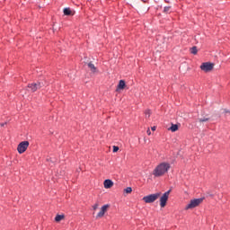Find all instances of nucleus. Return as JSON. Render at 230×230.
Here are the masks:
<instances>
[{
    "mask_svg": "<svg viewBox=\"0 0 230 230\" xmlns=\"http://www.w3.org/2000/svg\"><path fill=\"white\" fill-rule=\"evenodd\" d=\"M171 165L166 162H163L159 164L153 171V175L155 177H163V175H166L170 171Z\"/></svg>",
    "mask_w": 230,
    "mask_h": 230,
    "instance_id": "obj_1",
    "label": "nucleus"
},
{
    "mask_svg": "<svg viewBox=\"0 0 230 230\" xmlns=\"http://www.w3.org/2000/svg\"><path fill=\"white\" fill-rule=\"evenodd\" d=\"M159 197H161V192L145 196L142 199L144 200V202H146V204H152L155 202V200H157Z\"/></svg>",
    "mask_w": 230,
    "mask_h": 230,
    "instance_id": "obj_2",
    "label": "nucleus"
},
{
    "mask_svg": "<svg viewBox=\"0 0 230 230\" xmlns=\"http://www.w3.org/2000/svg\"><path fill=\"white\" fill-rule=\"evenodd\" d=\"M203 201H204L203 198L191 199L190 203L185 207V209L188 210V209H193L195 208H198V206H200V204H202Z\"/></svg>",
    "mask_w": 230,
    "mask_h": 230,
    "instance_id": "obj_3",
    "label": "nucleus"
},
{
    "mask_svg": "<svg viewBox=\"0 0 230 230\" xmlns=\"http://www.w3.org/2000/svg\"><path fill=\"white\" fill-rule=\"evenodd\" d=\"M214 67L215 64L209 62L202 63L200 66L201 71H204L205 73H209L210 71H213Z\"/></svg>",
    "mask_w": 230,
    "mask_h": 230,
    "instance_id": "obj_4",
    "label": "nucleus"
},
{
    "mask_svg": "<svg viewBox=\"0 0 230 230\" xmlns=\"http://www.w3.org/2000/svg\"><path fill=\"white\" fill-rule=\"evenodd\" d=\"M171 191H172V190H169L168 191L164 193L162 195V197L160 198V207L161 208H165L166 207V202H168V199L170 197V192Z\"/></svg>",
    "mask_w": 230,
    "mask_h": 230,
    "instance_id": "obj_5",
    "label": "nucleus"
},
{
    "mask_svg": "<svg viewBox=\"0 0 230 230\" xmlns=\"http://www.w3.org/2000/svg\"><path fill=\"white\" fill-rule=\"evenodd\" d=\"M28 146H30V142L22 141L18 145L17 151L20 154H24V151L28 150Z\"/></svg>",
    "mask_w": 230,
    "mask_h": 230,
    "instance_id": "obj_6",
    "label": "nucleus"
},
{
    "mask_svg": "<svg viewBox=\"0 0 230 230\" xmlns=\"http://www.w3.org/2000/svg\"><path fill=\"white\" fill-rule=\"evenodd\" d=\"M29 89H31V93H35L36 91H39V89H41V87H44V83H35L31 84L28 85Z\"/></svg>",
    "mask_w": 230,
    "mask_h": 230,
    "instance_id": "obj_7",
    "label": "nucleus"
},
{
    "mask_svg": "<svg viewBox=\"0 0 230 230\" xmlns=\"http://www.w3.org/2000/svg\"><path fill=\"white\" fill-rule=\"evenodd\" d=\"M107 209H109V205H103L101 208L100 212L97 214L96 218H102L107 213Z\"/></svg>",
    "mask_w": 230,
    "mask_h": 230,
    "instance_id": "obj_8",
    "label": "nucleus"
},
{
    "mask_svg": "<svg viewBox=\"0 0 230 230\" xmlns=\"http://www.w3.org/2000/svg\"><path fill=\"white\" fill-rule=\"evenodd\" d=\"M103 186L105 190H109L114 186V181H112L111 180H105L103 182Z\"/></svg>",
    "mask_w": 230,
    "mask_h": 230,
    "instance_id": "obj_9",
    "label": "nucleus"
},
{
    "mask_svg": "<svg viewBox=\"0 0 230 230\" xmlns=\"http://www.w3.org/2000/svg\"><path fill=\"white\" fill-rule=\"evenodd\" d=\"M62 220H66V215L64 214H58L55 217V222H62Z\"/></svg>",
    "mask_w": 230,
    "mask_h": 230,
    "instance_id": "obj_10",
    "label": "nucleus"
},
{
    "mask_svg": "<svg viewBox=\"0 0 230 230\" xmlns=\"http://www.w3.org/2000/svg\"><path fill=\"white\" fill-rule=\"evenodd\" d=\"M88 67L92 73H98V68L92 62L88 63Z\"/></svg>",
    "mask_w": 230,
    "mask_h": 230,
    "instance_id": "obj_11",
    "label": "nucleus"
},
{
    "mask_svg": "<svg viewBox=\"0 0 230 230\" xmlns=\"http://www.w3.org/2000/svg\"><path fill=\"white\" fill-rule=\"evenodd\" d=\"M126 85H127V84H125V80H120V81L119 82V84H118V86H117V89H118L119 91H121V90L125 89Z\"/></svg>",
    "mask_w": 230,
    "mask_h": 230,
    "instance_id": "obj_12",
    "label": "nucleus"
},
{
    "mask_svg": "<svg viewBox=\"0 0 230 230\" xmlns=\"http://www.w3.org/2000/svg\"><path fill=\"white\" fill-rule=\"evenodd\" d=\"M168 130H171V132H177L179 130V125L172 124Z\"/></svg>",
    "mask_w": 230,
    "mask_h": 230,
    "instance_id": "obj_13",
    "label": "nucleus"
},
{
    "mask_svg": "<svg viewBox=\"0 0 230 230\" xmlns=\"http://www.w3.org/2000/svg\"><path fill=\"white\" fill-rule=\"evenodd\" d=\"M63 13H64V15H73V11H71L70 8H65L63 10Z\"/></svg>",
    "mask_w": 230,
    "mask_h": 230,
    "instance_id": "obj_14",
    "label": "nucleus"
},
{
    "mask_svg": "<svg viewBox=\"0 0 230 230\" xmlns=\"http://www.w3.org/2000/svg\"><path fill=\"white\" fill-rule=\"evenodd\" d=\"M198 51L197 47H192L190 49V53H192V55H197Z\"/></svg>",
    "mask_w": 230,
    "mask_h": 230,
    "instance_id": "obj_15",
    "label": "nucleus"
},
{
    "mask_svg": "<svg viewBox=\"0 0 230 230\" xmlns=\"http://www.w3.org/2000/svg\"><path fill=\"white\" fill-rule=\"evenodd\" d=\"M150 114H152V111H150V110H146V111H145V116H146V118H150Z\"/></svg>",
    "mask_w": 230,
    "mask_h": 230,
    "instance_id": "obj_16",
    "label": "nucleus"
},
{
    "mask_svg": "<svg viewBox=\"0 0 230 230\" xmlns=\"http://www.w3.org/2000/svg\"><path fill=\"white\" fill-rule=\"evenodd\" d=\"M125 193H132V187H127L125 190H124Z\"/></svg>",
    "mask_w": 230,
    "mask_h": 230,
    "instance_id": "obj_17",
    "label": "nucleus"
},
{
    "mask_svg": "<svg viewBox=\"0 0 230 230\" xmlns=\"http://www.w3.org/2000/svg\"><path fill=\"white\" fill-rule=\"evenodd\" d=\"M199 121L200 123H204V122H206V121H209V118L199 119Z\"/></svg>",
    "mask_w": 230,
    "mask_h": 230,
    "instance_id": "obj_18",
    "label": "nucleus"
},
{
    "mask_svg": "<svg viewBox=\"0 0 230 230\" xmlns=\"http://www.w3.org/2000/svg\"><path fill=\"white\" fill-rule=\"evenodd\" d=\"M164 12L168 13L170 12V7H164Z\"/></svg>",
    "mask_w": 230,
    "mask_h": 230,
    "instance_id": "obj_19",
    "label": "nucleus"
},
{
    "mask_svg": "<svg viewBox=\"0 0 230 230\" xmlns=\"http://www.w3.org/2000/svg\"><path fill=\"white\" fill-rule=\"evenodd\" d=\"M118 150H119V147L114 146H113V152L116 153V152H118Z\"/></svg>",
    "mask_w": 230,
    "mask_h": 230,
    "instance_id": "obj_20",
    "label": "nucleus"
},
{
    "mask_svg": "<svg viewBox=\"0 0 230 230\" xmlns=\"http://www.w3.org/2000/svg\"><path fill=\"white\" fill-rule=\"evenodd\" d=\"M224 114H230V111L227 109H224Z\"/></svg>",
    "mask_w": 230,
    "mask_h": 230,
    "instance_id": "obj_21",
    "label": "nucleus"
},
{
    "mask_svg": "<svg viewBox=\"0 0 230 230\" xmlns=\"http://www.w3.org/2000/svg\"><path fill=\"white\" fill-rule=\"evenodd\" d=\"M146 134H147V136H151V135H152V131H150V128H148V129L146 130Z\"/></svg>",
    "mask_w": 230,
    "mask_h": 230,
    "instance_id": "obj_22",
    "label": "nucleus"
},
{
    "mask_svg": "<svg viewBox=\"0 0 230 230\" xmlns=\"http://www.w3.org/2000/svg\"><path fill=\"white\" fill-rule=\"evenodd\" d=\"M98 203H96L93 208V210L96 211V209H98Z\"/></svg>",
    "mask_w": 230,
    "mask_h": 230,
    "instance_id": "obj_23",
    "label": "nucleus"
},
{
    "mask_svg": "<svg viewBox=\"0 0 230 230\" xmlns=\"http://www.w3.org/2000/svg\"><path fill=\"white\" fill-rule=\"evenodd\" d=\"M152 130H155V127H153V128H152Z\"/></svg>",
    "mask_w": 230,
    "mask_h": 230,
    "instance_id": "obj_24",
    "label": "nucleus"
},
{
    "mask_svg": "<svg viewBox=\"0 0 230 230\" xmlns=\"http://www.w3.org/2000/svg\"><path fill=\"white\" fill-rule=\"evenodd\" d=\"M1 127H4V124L2 123V124H1Z\"/></svg>",
    "mask_w": 230,
    "mask_h": 230,
    "instance_id": "obj_25",
    "label": "nucleus"
}]
</instances>
